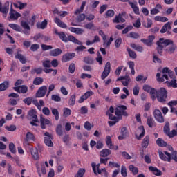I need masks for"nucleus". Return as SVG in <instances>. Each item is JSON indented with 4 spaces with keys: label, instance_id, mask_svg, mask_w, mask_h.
Segmentation results:
<instances>
[{
    "label": "nucleus",
    "instance_id": "f3484780",
    "mask_svg": "<svg viewBox=\"0 0 177 177\" xmlns=\"http://www.w3.org/2000/svg\"><path fill=\"white\" fill-rule=\"evenodd\" d=\"M30 140H35V136H34V134H32V133L28 131L26 135V139L24 145H28V141Z\"/></svg>",
    "mask_w": 177,
    "mask_h": 177
},
{
    "label": "nucleus",
    "instance_id": "864d4df0",
    "mask_svg": "<svg viewBox=\"0 0 177 177\" xmlns=\"http://www.w3.org/2000/svg\"><path fill=\"white\" fill-rule=\"evenodd\" d=\"M168 88H177L176 80H171L169 83H167Z\"/></svg>",
    "mask_w": 177,
    "mask_h": 177
},
{
    "label": "nucleus",
    "instance_id": "4c0bfd02",
    "mask_svg": "<svg viewBox=\"0 0 177 177\" xmlns=\"http://www.w3.org/2000/svg\"><path fill=\"white\" fill-rule=\"evenodd\" d=\"M149 136H145V138L143 139L141 144L142 149H146L147 146H149Z\"/></svg>",
    "mask_w": 177,
    "mask_h": 177
},
{
    "label": "nucleus",
    "instance_id": "4be33fe9",
    "mask_svg": "<svg viewBox=\"0 0 177 177\" xmlns=\"http://www.w3.org/2000/svg\"><path fill=\"white\" fill-rule=\"evenodd\" d=\"M54 21L55 24H57L58 27H60L61 28H67V24H66L63 21H62V20H60V19L55 17L54 19Z\"/></svg>",
    "mask_w": 177,
    "mask_h": 177
},
{
    "label": "nucleus",
    "instance_id": "9b49d317",
    "mask_svg": "<svg viewBox=\"0 0 177 177\" xmlns=\"http://www.w3.org/2000/svg\"><path fill=\"white\" fill-rule=\"evenodd\" d=\"M159 156L162 161L171 162V153H168V151H159Z\"/></svg>",
    "mask_w": 177,
    "mask_h": 177
},
{
    "label": "nucleus",
    "instance_id": "dca6fc26",
    "mask_svg": "<svg viewBox=\"0 0 177 177\" xmlns=\"http://www.w3.org/2000/svg\"><path fill=\"white\" fill-rule=\"evenodd\" d=\"M68 30L71 32H74V34H77V35H81L85 32V30L81 28L70 27Z\"/></svg>",
    "mask_w": 177,
    "mask_h": 177
},
{
    "label": "nucleus",
    "instance_id": "6ab92c4d",
    "mask_svg": "<svg viewBox=\"0 0 177 177\" xmlns=\"http://www.w3.org/2000/svg\"><path fill=\"white\" fill-rule=\"evenodd\" d=\"M91 167L93 168L95 175H97V174L100 175V174H102V169H100V164L98 163L97 165H96V163L93 162L91 164ZM96 168H97V171H96Z\"/></svg>",
    "mask_w": 177,
    "mask_h": 177
},
{
    "label": "nucleus",
    "instance_id": "603ef678",
    "mask_svg": "<svg viewBox=\"0 0 177 177\" xmlns=\"http://www.w3.org/2000/svg\"><path fill=\"white\" fill-rule=\"evenodd\" d=\"M63 115L64 117H70V115H71V109L68 108H64Z\"/></svg>",
    "mask_w": 177,
    "mask_h": 177
},
{
    "label": "nucleus",
    "instance_id": "9d476101",
    "mask_svg": "<svg viewBox=\"0 0 177 177\" xmlns=\"http://www.w3.org/2000/svg\"><path fill=\"white\" fill-rule=\"evenodd\" d=\"M28 120H33L35 122H39L38 116L37 115V111L35 109H31L28 111L27 115Z\"/></svg>",
    "mask_w": 177,
    "mask_h": 177
},
{
    "label": "nucleus",
    "instance_id": "f704fd0d",
    "mask_svg": "<svg viewBox=\"0 0 177 177\" xmlns=\"http://www.w3.org/2000/svg\"><path fill=\"white\" fill-rule=\"evenodd\" d=\"M130 46L137 52H140V53L143 52V47L141 46L136 45V44H131Z\"/></svg>",
    "mask_w": 177,
    "mask_h": 177
},
{
    "label": "nucleus",
    "instance_id": "ddd939ff",
    "mask_svg": "<svg viewBox=\"0 0 177 177\" xmlns=\"http://www.w3.org/2000/svg\"><path fill=\"white\" fill-rule=\"evenodd\" d=\"M13 89L15 92H17V93H27V92H28V87L26 85L13 87Z\"/></svg>",
    "mask_w": 177,
    "mask_h": 177
},
{
    "label": "nucleus",
    "instance_id": "c85d7f7f",
    "mask_svg": "<svg viewBox=\"0 0 177 177\" xmlns=\"http://www.w3.org/2000/svg\"><path fill=\"white\" fill-rule=\"evenodd\" d=\"M36 26L38 28L45 30V28H46V26H48V21L46 19H44L41 23L37 22Z\"/></svg>",
    "mask_w": 177,
    "mask_h": 177
},
{
    "label": "nucleus",
    "instance_id": "f8f14e48",
    "mask_svg": "<svg viewBox=\"0 0 177 177\" xmlns=\"http://www.w3.org/2000/svg\"><path fill=\"white\" fill-rule=\"evenodd\" d=\"M48 91V87L46 86H43L39 88L38 91L36 93V97H44L46 95Z\"/></svg>",
    "mask_w": 177,
    "mask_h": 177
},
{
    "label": "nucleus",
    "instance_id": "0e129e2a",
    "mask_svg": "<svg viewBox=\"0 0 177 177\" xmlns=\"http://www.w3.org/2000/svg\"><path fill=\"white\" fill-rule=\"evenodd\" d=\"M24 103H25V104H27V106H30V104H31V103H32V97H26L25 99L23 100Z\"/></svg>",
    "mask_w": 177,
    "mask_h": 177
},
{
    "label": "nucleus",
    "instance_id": "a211bd4d",
    "mask_svg": "<svg viewBox=\"0 0 177 177\" xmlns=\"http://www.w3.org/2000/svg\"><path fill=\"white\" fill-rule=\"evenodd\" d=\"M50 124V121L45 118L41 116L40 117V126L41 129H45L46 127L45 125H49Z\"/></svg>",
    "mask_w": 177,
    "mask_h": 177
},
{
    "label": "nucleus",
    "instance_id": "338daca9",
    "mask_svg": "<svg viewBox=\"0 0 177 177\" xmlns=\"http://www.w3.org/2000/svg\"><path fill=\"white\" fill-rule=\"evenodd\" d=\"M171 154V160H174L175 162H177V151H173Z\"/></svg>",
    "mask_w": 177,
    "mask_h": 177
},
{
    "label": "nucleus",
    "instance_id": "58836bf2",
    "mask_svg": "<svg viewBox=\"0 0 177 177\" xmlns=\"http://www.w3.org/2000/svg\"><path fill=\"white\" fill-rule=\"evenodd\" d=\"M156 144L158 145V146H159L160 147H167V142L164 141V140L161 139V138H158L156 140Z\"/></svg>",
    "mask_w": 177,
    "mask_h": 177
},
{
    "label": "nucleus",
    "instance_id": "6e6d98bb",
    "mask_svg": "<svg viewBox=\"0 0 177 177\" xmlns=\"http://www.w3.org/2000/svg\"><path fill=\"white\" fill-rule=\"evenodd\" d=\"M106 115H109V120H111V121H118V118L113 116L109 111H106Z\"/></svg>",
    "mask_w": 177,
    "mask_h": 177
},
{
    "label": "nucleus",
    "instance_id": "6e6552de",
    "mask_svg": "<svg viewBox=\"0 0 177 177\" xmlns=\"http://www.w3.org/2000/svg\"><path fill=\"white\" fill-rule=\"evenodd\" d=\"M153 116L155 120H156L158 122H160V124H162V122H164V116H162V113H161V111H160V109L154 110Z\"/></svg>",
    "mask_w": 177,
    "mask_h": 177
},
{
    "label": "nucleus",
    "instance_id": "412c9836",
    "mask_svg": "<svg viewBox=\"0 0 177 177\" xmlns=\"http://www.w3.org/2000/svg\"><path fill=\"white\" fill-rule=\"evenodd\" d=\"M149 171H151L153 172V175H156V176H161L162 175V172L161 170L157 169V167H154L153 166H150L149 167Z\"/></svg>",
    "mask_w": 177,
    "mask_h": 177
},
{
    "label": "nucleus",
    "instance_id": "052dcab7",
    "mask_svg": "<svg viewBox=\"0 0 177 177\" xmlns=\"http://www.w3.org/2000/svg\"><path fill=\"white\" fill-rule=\"evenodd\" d=\"M9 150L11 153H12V154H16V148L13 142H10L9 144Z\"/></svg>",
    "mask_w": 177,
    "mask_h": 177
},
{
    "label": "nucleus",
    "instance_id": "3c124183",
    "mask_svg": "<svg viewBox=\"0 0 177 177\" xmlns=\"http://www.w3.org/2000/svg\"><path fill=\"white\" fill-rule=\"evenodd\" d=\"M75 94H73L71 96L69 100H68V105L69 106H74L75 104Z\"/></svg>",
    "mask_w": 177,
    "mask_h": 177
},
{
    "label": "nucleus",
    "instance_id": "7c9ffc66",
    "mask_svg": "<svg viewBox=\"0 0 177 177\" xmlns=\"http://www.w3.org/2000/svg\"><path fill=\"white\" fill-rule=\"evenodd\" d=\"M9 88V82L4 81L3 83L0 84V92H3Z\"/></svg>",
    "mask_w": 177,
    "mask_h": 177
},
{
    "label": "nucleus",
    "instance_id": "1a4fd4ad",
    "mask_svg": "<svg viewBox=\"0 0 177 177\" xmlns=\"http://www.w3.org/2000/svg\"><path fill=\"white\" fill-rule=\"evenodd\" d=\"M75 57V53H66L62 57V63H67V62H70V60H73Z\"/></svg>",
    "mask_w": 177,
    "mask_h": 177
},
{
    "label": "nucleus",
    "instance_id": "4468645a",
    "mask_svg": "<svg viewBox=\"0 0 177 177\" xmlns=\"http://www.w3.org/2000/svg\"><path fill=\"white\" fill-rule=\"evenodd\" d=\"M0 12L3 15H8L9 12V1H6L2 7V3H0Z\"/></svg>",
    "mask_w": 177,
    "mask_h": 177
},
{
    "label": "nucleus",
    "instance_id": "cd10ccee",
    "mask_svg": "<svg viewBox=\"0 0 177 177\" xmlns=\"http://www.w3.org/2000/svg\"><path fill=\"white\" fill-rule=\"evenodd\" d=\"M129 5H130L131 8H132L134 13H136V15H139V8H138V2L136 3H133L129 1Z\"/></svg>",
    "mask_w": 177,
    "mask_h": 177
},
{
    "label": "nucleus",
    "instance_id": "69168bd1",
    "mask_svg": "<svg viewBox=\"0 0 177 177\" xmlns=\"http://www.w3.org/2000/svg\"><path fill=\"white\" fill-rule=\"evenodd\" d=\"M121 175L123 177L128 176V174L127 173V167H125L124 165H122L121 167Z\"/></svg>",
    "mask_w": 177,
    "mask_h": 177
},
{
    "label": "nucleus",
    "instance_id": "72a5a7b5",
    "mask_svg": "<svg viewBox=\"0 0 177 177\" xmlns=\"http://www.w3.org/2000/svg\"><path fill=\"white\" fill-rule=\"evenodd\" d=\"M110 154H111V151L107 149H104L100 152V156L104 158L110 156Z\"/></svg>",
    "mask_w": 177,
    "mask_h": 177
},
{
    "label": "nucleus",
    "instance_id": "393cba45",
    "mask_svg": "<svg viewBox=\"0 0 177 177\" xmlns=\"http://www.w3.org/2000/svg\"><path fill=\"white\" fill-rule=\"evenodd\" d=\"M164 75H162V77H161V73H158L156 74V77H157V81L158 82H164L165 81V80H168V75L163 73ZM165 78V80L164 79Z\"/></svg>",
    "mask_w": 177,
    "mask_h": 177
},
{
    "label": "nucleus",
    "instance_id": "e2e57ef3",
    "mask_svg": "<svg viewBox=\"0 0 177 177\" xmlns=\"http://www.w3.org/2000/svg\"><path fill=\"white\" fill-rule=\"evenodd\" d=\"M68 70H69V73H71V74H74V73L75 71V64L71 63L69 65Z\"/></svg>",
    "mask_w": 177,
    "mask_h": 177
},
{
    "label": "nucleus",
    "instance_id": "aec40b11",
    "mask_svg": "<svg viewBox=\"0 0 177 177\" xmlns=\"http://www.w3.org/2000/svg\"><path fill=\"white\" fill-rule=\"evenodd\" d=\"M62 49L55 48L50 51V56H53V57H57V56H60L62 55Z\"/></svg>",
    "mask_w": 177,
    "mask_h": 177
},
{
    "label": "nucleus",
    "instance_id": "49530a36",
    "mask_svg": "<svg viewBox=\"0 0 177 177\" xmlns=\"http://www.w3.org/2000/svg\"><path fill=\"white\" fill-rule=\"evenodd\" d=\"M129 68L131 69V73L132 75H135V62L130 61L128 62Z\"/></svg>",
    "mask_w": 177,
    "mask_h": 177
},
{
    "label": "nucleus",
    "instance_id": "c03bdc74",
    "mask_svg": "<svg viewBox=\"0 0 177 177\" xmlns=\"http://www.w3.org/2000/svg\"><path fill=\"white\" fill-rule=\"evenodd\" d=\"M51 113L54 115L55 120L59 121V111L57 109L51 108Z\"/></svg>",
    "mask_w": 177,
    "mask_h": 177
},
{
    "label": "nucleus",
    "instance_id": "b1692460",
    "mask_svg": "<svg viewBox=\"0 0 177 177\" xmlns=\"http://www.w3.org/2000/svg\"><path fill=\"white\" fill-rule=\"evenodd\" d=\"M15 58L18 59V60H19V62H21L22 64H26V63H27V59H26V57L19 53V52L17 53V55L15 56Z\"/></svg>",
    "mask_w": 177,
    "mask_h": 177
},
{
    "label": "nucleus",
    "instance_id": "ea45409f",
    "mask_svg": "<svg viewBox=\"0 0 177 177\" xmlns=\"http://www.w3.org/2000/svg\"><path fill=\"white\" fill-rule=\"evenodd\" d=\"M127 51L129 53V56L131 57V59H136V57H138V55H136V53L132 50L131 48H127Z\"/></svg>",
    "mask_w": 177,
    "mask_h": 177
},
{
    "label": "nucleus",
    "instance_id": "774afa93",
    "mask_svg": "<svg viewBox=\"0 0 177 177\" xmlns=\"http://www.w3.org/2000/svg\"><path fill=\"white\" fill-rule=\"evenodd\" d=\"M38 49H39V44H35L30 46V50L32 52H37V50H38Z\"/></svg>",
    "mask_w": 177,
    "mask_h": 177
},
{
    "label": "nucleus",
    "instance_id": "79ce46f5",
    "mask_svg": "<svg viewBox=\"0 0 177 177\" xmlns=\"http://www.w3.org/2000/svg\"><path fill=\"white\" fill-rule=\"evenodd\" d=\"M149 93L152 100H156V99H157V94L158 93V91L156 90V88H152Z\"/></svg>",
    "mask_w": 177,
    "mask_h": 177
},
{
    "label": "nucleus",
    "instance_id": "8fccbe9b",
    "mask_svg": "<svg viewBox=\"0 0 177 177\" xmlns=\"http://www.w3.org/2000/svg\"><path fill=\"white\" fill-rule=\"evenodd\" d=\"M85 171H86L85 169H83V168L79 169L75 177H84V175L85 174Z\"/></svg>",
    "mask_w": 177,
    "mask_h": 177
},
{
    "label": "nucleus",
    "instance_id": "5fc2aeb1",
    "mask_svg": "<svg viewBox=\"0 0 177 177\" xmlns=\"http://www.w3.org/2000/svg\"><path fill=\"white\" fill-rule=\"evenodd\" d=\"M147 122V125H148V127H149V128H153V127L154 125V120H153V118L148 117Z\"/></svg>",
    "mask_w": 177,
    "mask_h": 177
},
{
    "label": "nucleus",
    "instance_id": "2eb2a0df",
    "mask_svg": "<svg viewBox=\"0 0 177 177\" xmlns=\"http://www.w3.org/2000/svg\"><path fill=\"white\" fill-rule=\"evenodd\" d=\"M137 132H138V133H140V135L138 136V134H136V139H138V140H140V139H142V138H143V136H145V133L146 132L145 131V127H143V126L139 127L137 130Z\"/></svg>",
    "mask_w": 177,
    "mask_h": 177
},
{
    "label": "nucleus",
    "instance_id": "37998d69",
    "mask_svg": "<svg viewBox=\"0 0 177 177\" xmlns=\"http://www.w3.org/2000/svg\"><path fill=\"white\" fill-rule=\"evenodd\" d=\"M106 145L109 149H114V146L113 145V142H111V137L110 136H108L106 137Z\"/></svg>",
    "mask_w": 177,
    "mask_h": 177
},
{
    "label": "nucleus",
    "instance_id": "20e7f679",
    "mask_svg": "<svg viewBox=\"0 0 177 177\" xmlns=\"http://www.w3.org/2000/svg\"><path fill=\"white\" fill-rule=\"evenodd\" d=\"M8 20H18L19 17H21V14L19 13L17 11L13 9V4L11 3L10 12H9Z\"/></svg>",
    "mask_w": 177,
    "mask_h": 177
},
{
    "label": "nucleus",
    "instance_id": "f03ea898",
    "mask_svg": "<svg viewBox=\"0 0 177 177\" xmlns=\"http://www.w3.org/2000/svg\"><path fill=\"white\" fill-rule=\"evenodd\" d=\"M165 48H167V46H169L167 48L165 49L167 53L172 55V53H175L176 46L174 44V41H172L171 39H165Z\"/></svg>",
    "mask_w": 177,
    "mask_h": 177
},
{
    "label": "nucleus",
    "instance_id": "a878e982",
    "mask_svg": "<svg viewBox=\"0 0 177 177\" xmlns=\"http://www.w3.org/2000/svg\"><path fill=\"white\" fill-rule=\"evenodd\" d=\"M172 27L171 26V23L167 22L161 28L160 32L161 34H165L168 30H171Z\"/></svg>",
    "mask_w": 177,
    "mask_h": 177
},
{
    "label": "nucleus",
    "instance_id": "e433bc0d",
    "mask_svg": "<svg viewBox=\"0 0 177 177\" xmlns=\"http://www.w3.org/2000/svg\"><path fill=\"white\" fill-rule=\"evenodd\" d=\"M8 27L12 28V30H14L15 31H17L18 32H20V31H21V28H20V26L16 24H9Z\"/></svg>",
    "mask_w": 177,
    "mask_h": 177
},
{
    "label": "nucleus",
    "instance_id": "5701e85b",
    "mask_svg": "<svg viewBox=\"0 0 177 177\" xmlns=\"http://www.w3.org/2000/svg\"><path fill=\"white\" fill-rule=\"evenodd\" d=\"M55 34H57V35L59 36V37L60 38L61 40H62L63 42H68V37H67V36L66 35V34L63 32H57L55 31Z\"/></svg>",
    "mask_w": 177,
    "mask_h": 177
},
{
    "label": "nucleus",
    "instance_id": "bf43d9fd",
    "mask_svg": "<svg viewBox=\"0 0 177 177\" xmlns=\"http://www.w3.org/2000/svg\"><path fill=\"white\" fill-rule=\"evenodd\" d=\"M86 16L85 15V14H80L77 17V21H78V23H81V21H84V20H85Z\"/></svg>",
    "mask_w": 177,
    "mask_h": 177
},
{
    "label": "nucleus",
    "instance_id": "2f4dec72",
    "mask_svg": "<svg viewBox=\"0 0 177 177\" xmlns=\"http://www.w3.org/2000/svg\"><path fill=\"white\" fill-rule=\"evenodd\" d=\"M70 41L71 42H73V44H77V45H82V42L80 40H77V38L74 36L69 35L68 37V42Z\"/></svg>",
    "mask_w": 177,
    "mask_h": 177
},
{
    "label": "nucleus",
    "instance_id": "13d9d810",
    "mask_svg": "<svg viewBox=\"0 0 177 177\" xmlns=\"http://www.w3.org/2000/svg\"><path fill=\"white\" fill-rule=\"evenodd\" d=\"M104 71L109 73H110V71H111V64H110V62H107L106 63Z\"/></svg>",
    "mask_w": 177,
    "mask_h": 177
},
{
    "label": "nucleus",
    "instance_id": "4d7b16f0",
    "mask_svg": "<svg viewBox=\"0 0 177 177\" xmlns=\"http://www.w3.org/2000/svg\"><path fill=\"white\" fill-rule=\"evenodd\" d=\"M42 68H36L30 71V74H34L35 73H36V74H42Z\"/></svg>",
    "mask_w": 177,
    "mask_h": 177
},
{
    "label": "nucleus",
    "instance_id": "a19ab883",
    "mask_svg": "<svg viewBox=\"0 0 177 177\" xmlns=\"http://www.w3.org/2000/svg\"><path fill=\"white\" fill-rule=\"evenodd\" d=\"M129 171H131V172H132V174L133 175H138V172H139V169H138V167L133 166V165H129Z\"/></svg>",
    "mask_w": 177,
    "mask_h": 177
},
{
    "label": "nucleus",
    "instance_id": "bb28decb",
    "mask_svg": "<svg viewBox=\"0 0 177 177\" xmlns=\"http://www.w3.org/2000/svg\"><path fill=\"white\" fill-rule=\"evenodd\" d=\"M30 153H31L32 158H34L35 160H37L39 158V156H38V149H37L35 147L31 148Z\"/></svg>",
    "mask_w": 177,
    "mask_h": 177
},
{
    "label": "nucleus",
    "instance_id": "473e14b6",
    "mask_svg": "<svg viewBox=\"0 0 177 177\" xmlns=\"http://www.w3.org/2000/svg\"><path fill=\"white\" fill-rule=\"evenodd\" d=\"M56 133L58 136H63L64 134V131L63 130V126L62 124H58L56 127Z\"/></svg>",
    "mask_w": 177,
    "mask_h": 177
},
{
    "label": "nucleus",
    "instance_id": "c756f323",
    "mask_svg": "<svg viewBox=\"0 0 177 177\" xmlns=\"http://www.w3.org/2000/svg\"><path fill=\"white\" fill-rule=\"evenodd\" d=\"M113 23H125V19L122 18L121 17V14H118V16H115V18L113 20Z\"/></svg>",
    "mask_w": 177,
    "mask_h": 177
},
{
    "label": "nucleus",
    "instance_id": "680f3d73",
    "mask_svg": "<svg viewBox=\"0 0 177 177\" xmlns=\"http://www.w3.org/2000/svg\"><path fill=\"white\" fill-rule=\"evenodd\" d=\"M84 62L86 64H93V59L89 57H85L84 58Z\"/></svg>",
    "mask_w": 177,
    "mask_h": 177
},
{
    "label": "nucleus",
    "instance_id": "0eeeda50",
    "mask_svg": "<svg viewBox=\"0 0 177 177\" xmlns=\"http://www.w3.org/2000/svg\"><path fill=\"white\" fill-rule=\"evenodd\" d=\"M165 39L164 38H160L159 40L156 42V50L158 53L160 55V56H162V52L164 49V46H165ZM164 45V46H162Z\"/></svg>",
    "mask_w": 177,
    "mask_h": 177
},
{
    "label": "nucleus",
    "instance_id": "7ed1b4c3",
    "mask_svg": "<svg viewBox=\"0 0 177 177\" xmlns=\"http://www.w3.org/2000/svg\"><path fill=\"white\" fill-rule=\"evenodd\" d=\"M127 109V106L125 105L118 106L115 109V114L117 117H121L122 115L128 117V112L126 111Z\"/></svg>",
    "mask_w": 177,
    "mask_h": 177
},
{
    "label": "nucleus",
    "instance_id": "423d86ee",
    "mask_svg": "<svg viewBox=\"0 0 177 177\" xmlns=\"http://www.w3.org/2000/svg\"><path fill=\"white\" fill-rule=\"evenodd\" d=\"M44 136V141L45 145L48 146V147H53V142H52L53 140V136L49 133V132H46Z\"/></svg>",
    "mask_w": 177,
    "mask_h": 177
},
{
    "label": "nucleus",
    "instance_id": "c9c22d12",
    "mask_svg": "<svg viewBox=\"0 0 177 177\" xmlns=\"http://www.w3.org/2000/svg\"><path fill=\"white\" fill-rule=\"evenodd\" d=\"M131 82V77L129 75L124 76V80L122 81V84L124 86H128Z\"/></svg>",
    "mask_w": 177,
    "mask_h": 177
},
{
    "label": "nucleus",
    "instance_id": "09e8293b",
    "mask_svg": "<svg viewBox=\"0 0 177 177\" xmlns=\"http://www.w3.org/2000/svg\"><path fill=\"white\" fill-rule=\"evenodd\" d=\"M128 38H133V39H138L139 38V33L135 32H131L127 35Z\"/></svg>",
    "mask_w": 177,
    "mask_h": 177
},
{
    "label": "nucleus",
    "instance_id": "39448f33",
    "mask_svg": "<svg viewBox=\"0 0 177 177\" xmlns=\"http://www.w3.org/2000/svg\"><path fill=\"white\" fill-rule=\"evenodd\" d=\"M163 131L165 132V133H166V135H167L169 136V138H174V136H177V129L175 130H172L171 132L170 129H169V122H166L165 125L164 127Z\"/></svg>",
    "mask_w": 177,
    "mask_h": 177
},
{
    "label": "nucleus",
    "instance_id": "f257e3e1",
    "mask_svg": "<svg viewBox=\"0 0 177 177\" xmlns=\"http://www.w3.org/2000/svg\"><path fill=\"white\" fill-rule=\"evenodd\" d=\"M167 97H168V93L165 88H160V90L158 91L157 93V100L160 102V103H165L167 102Z\"/></svg>",
    "mask_w": 177,
    "mask_h": 177
},
{
    "label": "nucleus",
    "instance_id": "de8ad7c7",
    "mask_svg": "<svg viewBox=\"0 0 177 177\" xmlns=\"http://www.w3.org/2000/svg\"><path fill=\"white\" fill-rule=\"evenodd\" d=\"M156 21H162V23H165V21H168V18L165 17L156 16L154 18Z\"/></svg>",
    "mask_w": 177,
    "mask_h": 177
},
{
    "label": "nucleus",
    "instance_id": "a18cd8bd",
    "mask_svg": "<svg viewBox=\"0 0 177 177\" xmlns=\"http://www.w3.org/2000/svg\"><path fill=\"white\" fill-rule=\"evenodd\" d=\"M44 82V79L42 77H35L33 80L34 85H41Z\"/></svg>",
    "mask_w": 177,
    "mask_h": 177
}]
</instances>
